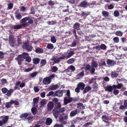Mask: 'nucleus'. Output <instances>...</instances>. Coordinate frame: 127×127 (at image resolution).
Returning <instances> with one entry per match:
<instances>
[{
    "label": "nucleus",
    "mask_w": 127,
    "mask_h": 127,
    "mask_svg": "<svg viewBox=\"0 0 127 127\" xmlns=\"http://www.w3.org/2000/svg\"><path fill=\"white\" fill-rule=\"evenodd\" d=\"M34 20V18L32 16L25 17L20 20V22L22 23L21 25H13L12 26V28L13 29H19L21 28L22 27H28L30 25L33 23Z\"/></svg>",
    "instance_id": "1"
},
{
    "label": "nucleus",
    "mask_w": 127,
    "mask_h": 127,
    "mask_svg": "<svg viewBox=\"0 0 127 127\" xmlns=\"http://www.w3.org/2000/svg\"><path fill=\"white\" fill-rule=\"evenodd\" d=\"M98 66V64L95 61H93L91 62V67L89 64H87L85 68V70L87 73H88L90 72L92 74H93L95 71V68H96Z\"/></svg>",
    "instance_id": "2"
},
{
    "label": "nucleus",
    "mask_w": 127,
    "mask_h": 127,
    "mask_svg": "<svg viewBox=\"0 0 127 127\" xmlns=\"http://www.w3.org/2000/svg\"><path fill=\"white\" fill-rule=\"evenodd\" d=\"M68 118V115L63 114L59 118V121L63 125H66L67 124V119Z\"/></svg>",
    "instance_id": "3"
},
{
    "label": "nucleus",
    "mask_w": 127,
    "mask_h": 127,
    "mask_svg": "<svg viewBox=\"0 0 127 127\" xmlns=\"http://www.w3.org/2000/svg\"><path fill=\"white\" fill-rule=\"evenodd\" d=\"M22 47L23 49H26L28 52L31 51L32 48V46L30 45L29 41H28L24 43Z\"/></svg>",
    "instance_id": "4"
},
{
    "label": "nucleus",
    "mask_w": 127,
    "mask_h": 127,
    "mask_svg": "<svg viewBox=\"0 0 127 127\" xmlns=\"http://www.w3.org/2000/svg\"><path fill=\"white\" fill-rule=\"evenodd\" d=\"M9 44L12 47L15 45L16 41L15 40L14 37L10 35L9 36Z\"/></svg>",
    "instance_id": "5"
},
{
    "label": "nucleus",
    "mask_w": 127,
    "mask_h": 127,
    "mask_svg": "<svg viewBox=\"0 0 127 127\" xmlns=\"http://www.w3.org/2000/svg\"><path fill=\"white\" fill-rule=\"evenodd\" d=\"M92 3L87 2L86 0L81 2L78 5L79 7L85 8L90 5H92Z\"/></svg>",
    "instance_id": "6"
},
{
    "label": "nucleus",
    "mask_w": 127,
    "mask_h": 127,
    "mask_svg": "<svg viewBox=\"0 0 127 127\" xmlns=\"http://www.w3.org/2000/svg\"><path fill=\"white\" fill-rule=\"evenodd\" d=\"M54 104L51 101H49L47 104V110L48 111L51 110L54 107Z\"/></svg>",
    "instance_id": "7"
},
{
    "label": "nucleus",
    "mask_w": 127,
    "mask_h": 127,
    "mask_svg": "<svg viewBox=\"0 0 127 127\" xmlns=\"http://www.w3.org/2000/svg\"><path fill=\"white\" fill-rule=\"evenodd\" d=\"M106 63L107 64L110 66H113L116 64L114 61L109 59L107 60Z\"/></svg>",
    "instance_id": "8"
},
{
    "label": "nucleus",
    "mask_w": 127,
    "mask_h": 127,
    "mask_svg": "<svg viewBox=\"0 0 127 127\" xmlns=\"http://www.w3.org/2000/svg\"><path fill=\"white\" fill-rule=\"evenodd\" d=\"M63 90H58L55 91V92L54 95V96H57L60 97L62 96L63 95Z\"/></svg>",
    "instance_id": "9"
},
{
    "label": "nucleus",
    "mask_w": 127,
    "mask_h": 127,
    "mask_svg": "<svg viewBox=\"0 0 127 127\" xmlns=\"http://www.w3.org/2000/svg\"><path fill=\"white\" fill-rule=\"evenodd\" d=\"M52 113L54 117L56 118H57L60 113L59 110L56 108H54L53 111Z\"/></svg>",
    "instance_id": "10"
},
{
    "label": "nucleus",
    "mask_w": 127,
    "mask_h": 127,
    "mask_svg": "<svg viewBox=\"0 0 127 127\" xmlns=\"http://www.w3.org/2000/svg\"><path fill=\"white\" fill-rule=\"evenodd\" d=\"M51 81L48 77L44 78L43 79V83L47 85L50 84Z\"/></svg>",
    "instance_id": "11"
},
{
    "label": "nucleus",
    "mask_w": 127,
    "mask_h": 127,
    "mask_svg": "<svg viewBox=\"0 0 127 127\" xmlns=\"http://www.w3.org/2000/svg\"><path fill=\"white\" fill-rule=\"evenodd\" d=\"M85 86V85L83 82H80L77 85V87L79 88L82 90L84 89Z\"/></svg>",
    "instance_id": "12"
},
{
    "label": "nucleus",
    "mask_w": 127,
    "mask_h": 127,
    "mask_svg": "<svg viewBox=\"0 0 127 127\" xmlns=\"http://www.w3.org/2000/svg\"><path fill=\"white\" fill-rule=\"evenodd\" d=\"M15 17L17 20H20L22 17V16L20 13L15 11Z\"/></svg>",
    "instance_id": "13"
},
{
    "label": "nucleus",
    "mask_w": 127,
    "mask_h": 127,
    "mask_svg": "<svg viewBox=\"0 0 127 127\" xmlns=\"http://www.w3.org/2000/svg\"><path fill=\"white\" fill-rule=\"evenodd\" d=\"M20 55H18L17 58V60L18 61V64L21 65L22 62L24 60L20 56Z\"/></svg>",
    "instance_id": "14"
},
{
    "label": "nucleus",
    "mask_w": 127,
    "mask_h": 127,
    "mask_svg": "<svg viewBox=\"0 0 127 127\" xmlns=\"http://www.w3.org/2000/svg\"><path fill=\"white\" fill-rule=\"evenodd\" d=\"M72 101V97H70L68 99H67V98L66 97H65L64 98V102L65 105H66L68 103H70Z\"/></svg>",
    "instance_id": "15"
},
{
    "label": "nucleus",
    "mask_w": 127,
    "mask_h": 127,
    "mask_svg": "<svg viewBox=\"0 0 127 127\" xmlns=\"http://www.w3.org/2000/svg\"><path fill=\"white\" fill-rule=\"evenodd\" d=\"M106 91L109 92H112L113 90V88L112 86L108 85L104 88Z\"/></svg>",
    "instance_id": "16"
},
{
    "label": "nucleus",
    "mask_w": 127,
    "mask_h": 127,
    "mask_svg": "<svg viewBox=\"0 0 127 127\" xmlns=\"http://www.w3.org/2000/svg\"><path fill=\"white\" fill-rule=\"evenodd\" d=\"M33 63L34 64H38L40 62V59L38 58H34L33 59Z\"/></svg>",
    "instance_id": "17"
},
{
    "label": "nucleus",
    "mask_w": 127,
    "mask_h": 127,
    "mask_svg": "<svg viewBox=\"0 0 127 127\" xmlns=\"http://www.w3.org/2000/svg\"><path fill=\"white\" fill-rule=\"evenodd\" d=\"M78 111L77 109L72 111L70 113V116L71 117H73L75 116L77 113Z\"/></svg>",
    "instance_id": "18"
},
{
    "label": "nucleus",
    "mask_w": 127,
    "mask_h": 127,
    "mask_svg": "<svg viewBox=\"0 0 127 127\" xmlns=\"http://www.w3.org/2000/svg\"><path fill=\"white\" fill-rule=\"evenodd\" d=\"M77 107L80 109L83 110L85 108V106L83 104L81 103H79L77 104Z\"/></svg>",
    "instance_id": "19"
},
{
    "label": "nucleus",
    "mask_w": 127,
    "mask_h": 127,
    "mask_svg": "<svg viewBox=\"0 0 127 127\" xmlns=\"http://www.w3.org/2000/svg\"><path fill=\"white\" fill-rule=\"evenodd\" d=\"M52 120L50 118H48L46 121V124L47 125H50L52 123Z\"/></svg>",
    "instance_id": "20"
},
{
    "label": "nucleus",
    "mask_w": 127,
    "mask_h": 127,
    "mask_svg": "<svg viewBox=\"0 0 127 127\" xmlns=\"http://www.w3.org/2000/svg\"><path fill=\"white\" fill-rule=\"evenodd\" d=\"M80 25L79 23H76L74 25L73 28L74 29H76L78 30L80 29Z\"/></svg>",
    "instance_id": "21"
},
{
    "label": "nucleus",
    "mask_w": 127,
    "mask_h": 127,
    "mask_svg": "<svg viewBox=\"0 0 127 127\" xmlns=\"http://www.w3.org/2000/svg\"><path fill=\"white\" fill-rule=\"evenodd\" d=\"M118 75V74L115 71H112L111 73V77L114 78L117 77Z\"/></svg>",
    "instance_id": "22"
},
{
    "label": "nucleus",
    "mask_w": 127,
    "mask_h": 127,
    "mask_svg": "<svg viewBox=\"0 0 127 127\" xmlns=\"http://www.w3.org/2000/svg\"><path fill=\"white\" fill-rule=\"evenodd\" d=\"M91 89V87L90 86H86L85 88H84V90L83 91V93L84 94H85L88 92Z\"/></svg>",
    "instance_id": "23"
},
{
    "label": "nucleus",
    "mask_w": 127,
    "mask_h": 127,
    "mask_svg": "<svg viewBox=\"0 0 127 127\" xmlns=\"http://www.w3.org/2000/svg\"><path fill=\"white\" fill-rule=\"evenodd\" d=\"M35 51L37 53H43V50L42 49L38 47L35 49Z\"/></svg>",
    "instance_id": "24"
},
{
    "label": "nucleus",
    "mask_w": 127,
    "mask_h": 127,
    "mask_svg": "<svg viewBox=\"0 0 127 127\" xmlns=\"http://www.w3.org/2000/svg\"><path fill=\"white\" fill-rule=\"evenodd\" d=\"M74 54V52L73 51H70L68 53L67 55L66 56V59H68L70 57Z\"/></svg>",
    "instance_id": "25"
},
{
    "label": "nucleus",
    "mask_w": 127,
    "mask_h": 127,
    "mask_svg": "<svg viewBox=\"0 0 127 127\" xmlns=\"http://www.w3.org/2000/svg\"><path fill=\"white\" fill-rule=\"evenodd\" d=\"M84 73L83 71H82L77 74V76L78 79H79L82 77L84 76Z\"/></svg>",
    "instance_id": "26"
},
{
    "label": "nucleus",
    "mask_w": 127,
    "mask_h": 127,
    "mask_svg": "<svg viewBox=\"0 0 127 127\" xmlns=\"http://www.w3.org/2000/svg\"><path fill=\"white\" fill-rule=\"evenodd\" d=\"M29 54L27 53H23L22 54L19 55L23 59H25L28 56Z\"/></svg>",
    "instance_id": "27"
},
{
    "label": "nucleus",
    "mask_w": 127,
    "mask_h": 127,
    "mask_svg": "<svg viewBox=\"0 0 127 127\" xmlns=\"http://www.w3.org/2000/svg\"><path fill=\"white\" fill-rule=\"evenodd\" d=\"M12 104V102L11 100L10 102H6L5 103V106L8 109L11 107V105Z\"/></svg>",
    "instance_id": "28"
},
{
    "label": "nucleus",
    "mask_w": 127,
    "mask_h": 127,
    "mask_svg": "<svg viewBox=\"0 0 127 127\" xmlns=\"http://www.w3.org/2000/svg\"><path fill=\"white\" fill-rule=\"evenodd\" d=\"M59 88V86L58 85H54L50 87V89L51 90H55Z\"/></svg>",
    "instance_id": "29"
},
{
    "label": "nucleus",
    "mask_w": 127,
    "mask_h": 127,
    "mask_svg": "<svg viewBox=\"0 0 127 127\" xmlns=\"http://www.w3.org/2000/svg\"><path fill=\"white\" fill-rule=\"evenodd\" d=\"M89 14L90 12H88L82 11L81 15L82 16H83L85 18Z\"/></svg>",
    "instance_id": "30"
},
{
    "label": "nucleus",
    "mask_w": 127,
    "mask_h": 127,
    "mask_svg": "<svg viewBox=\"0 0 127 127\" xmlns=\"http://www.w3.org/2000/svg\"><path fill=\"white\" fill-rule=\"evenodd\" d=\"M102 15L105 17H108L109 15V12L105 11H102Z\"/></svg>",
    "instance_id": "31"
},
{
    "label": "nucleus",
    "mask_w": 127,
    "mask_h": 127,
    "mask_svg": "<svg viewBox=\"0 0 127 127\" xmlns=\"http://www.w3.org/2000/svg\"><path fill=\"white\" fill-rule=\"evenodd\" d=\"M14 90L13 89H10L8 90V91L6 95L7 96H10L11 94L13 92Z\"/></svg>",
    "instance_id": "32"
},
{
    "label": "nucleus",
    "mask_w": 127,
    "mask_h": 127,
    "mask_svg": "<svg viewBox=\"0 0 127 127\" xmlns=\"http://www.w3.org/2000/svg\"><path fill=\"white\" fill-rule=\"evenodd\" d=\"M28 116V113H24L21 114L20 116V117L21 118H24L25 119H26V118Z\"/></svg>",
    "instance_id": "33"
},
{
    "label": "nucleus",
    "mask_w": 127,
    "mask_h": 127,
    "mask_svg": "<svg viewBox=\"0 0 127 127\" xmlns=\"http://www.w3.org/2000/svg\"><path fill=\"white\" fill-rule=\"evenodd\" d=\"M9 118V117L8 116H6L5 117L2 119V121L4 124H5L8 121Z\"/></svg>",
    "instance_id": "34"
},
{
    "label": "nucleus",
    "mask_w": 127,
    "mask_h": 127,
    "mask_svg": "<svg viewBox=\"0 0 127 127\" xmlns=\"http://www.w3.org/2000/svg\"><path fill=\"white\" fill-rule=\"evenodd\" d=\"M74 62V59L73 58H72L68 60L66 62L68 64H71L73 63Z\"/></svg>",
    "instance_id": "35"
},
{
    "label": "nucleus",
    "mask_w": 127,
    "mask_h": 127,
    "mask_svg": "<svg viewBox=\"0 0 127 127\" xmlns=\"http://www.w3.org/2000/svg\"><path fill=\"white\" fill-rule=\"evenodd\" d=\"M101 118L103 121L104 122H106V120H109V118L108 117H107L105 115H103L101 117Z\"/></svg>",
    "instance_id": "36"
},
{
    "label": "nucleus",
    "mask_w": 127,
    "mask_h": 127,
    "mask_svg": "<svg viewBox=\"0 0 127 127\" xmlns=\"http://www.w3.org/2000/svg\"><path fill=\"white\" fill-rule=\"evenodd\" d=\"M39 98L38 97H36L33 99V104L34 105L37 104L38 102Z\"/></svg>",
    "instance_id": "37"
},
{
    "label": "nucleus",
    "mask_w": 127,
    "mask_h": 127,
    "mask_svg": "<svg viewBox=\"0 0 127 127\" xmlns=\"http://www.w3.org/2000/svg\"><path fill=\"white\" fill-rule=\"evenodd\" d=\"M123 33L120 31H118L115 33V35L117 36H121L123 35Z\"/></svg>",
    "instance_id": "38"
},
{
    "label": "nucleus",
    "mask_w": 127,
    "mask_h": 127,
    "mask_svg": "<svg viewBox=\"0 0 127 127\" xmlns=\"http://www.w3.org/2000/svg\"><path fill=\"white\" fill-rule=\"evenodd\" d=\"M58 67L56 66H53L51 69V71L52 72H55L58 70Z\"/></svg>",
    "instance_id": "39"
},
{
    "label": "nucleus",
    "mask_w": 127,
    "mask_h": 127,
    "mask_svg": "<svg viewBox=\"0 0 127 127\" xmlns=\"http://www.w3.org/2000/svg\"><path fill=\"white\" fill-rule=\"evenodd\" d=\"M54 47L53 45L51 44H48L46 46L47 48L49 49H52L54 48Z\"/></svg>",
    "instance_id": "40"
},
{
    "label": "nucleus",
    "mask_w": 127,
    "mask_h": 127,
    "mask_svg": "<svg viewBox=\"0 0 127 127\" xmlns=\"http://www.w3.org/2000/svg\"><path fill=\"white\" fill-rule=\"evenodd\" d=\"M31 111L33 115H35L37 112L36 109L35 107H33L31 109Z\"/></svg>",
    "instance_id": "41"
},
{
    "label": "nucleus",
    "mask_w": 127,
    "mask_h": 127,
    "mask_svg": "<svg viewBox=\"0 0 127 127\" xmlns=\"http://www.w3.org/2000/svg\"><path fill=\"white\" fill-rule=\"evenodd\" d=\"M46 63V61L44 59L42 60L41 61L40 64L41 65H42V66H43L45 65Z\"/></svg>",
    "instance_id": "42"
},
{
    "label": "nucleus",
    "mask_w": 127,
    "mask_h": 127,
    "mask_svg": "<svg viewBox=\"0 0 127 127\" xmlns=\"http://www.w3.org/2000/svg\"><path fill=\"white\" fill-rule=\"evenodd\" d=\"M13 6V3H10L8 5V7L7 9V10L11 9L12 8Z\"/></svg>",
    "instance_id": "43"
},
{
    "label": "nucleus",
    "mask_w": 127,
    "mask_h": 127,
    "mask_svg": "<svg viewBox=\"0 0 127 127\" xmlns=\"http://www.w3.org/2000/svg\"><path fill=\"white\" fill-rule=\"evenodd\" d=\"M114 42L115 43H118L119 42V38L117 37H114L113 39Z\"/></svg>",
    "instance_id": "44"
},
{
    "label": "nucleus",
    "mask_w": 127,
    "mask_h": 127,
    "mask_svg": "<svg viewBox=\"0 0 127 127\" xmlns=\"http://www.w3.org/2000/svg\"><path fill=\"white\" fill-rule=\"evenodd\" d=\"M8 90L6 88H3L1 89V91L4 94L7 93Z\"/></svg>",
    "instance_id": "45"
},
{
    "label": "nucleus",
    "mask_w": 127,
    "mask_h": 127,
    "mask_svg": "<svg viewBox=\"0 0 127 127\" xmlns=\"http://www.w3.org/2000/svg\"><path fill=\"white\" fill-rule=\"evenodd\" d=\"M33 69V68L32 67L26 68L24 70V71L25 72H28L31 71Z\"/></svg>",
    "instance_id": "46"
},
{
    "label": "nucleus",
    "mask_w": 127,
    "mask_h": 127,
    "mask_svg": "<svg viewBox=\"0 0 127 127\" xmlns=\"http://www.w3.org/2000/svg\"><path fill=\"white\" fill-rule=\"evenodd\" d=\"M101 49L103 50H105L106 48V46L105 44H102L100 46Z\"/></svg>",
    "instance_id": "47"
},
{
    "label": "nucleus",
    "mask_w": 127,
    "mask_h": 127,
    "mask_svg": "<svg viewBox=\"0 0 127 127\" xmlns=\"http://www.w3.org/2000/svg\"><path fill=\"white\" fill-rule=\"evenodd\" d=\"M56 104H57V105L56 106L55 108H56L58 110L61 107L62 105L59 102Z\"/></svg>",
    "instance_id": "48"
},
{
    "label": "nucleus",
    "mask_w": 127,
    "mask_h": 127,
    "mask_svg": "<svg viewBox=\"0 0 127 127\" xmlns=\"http://www.w3.org/2000/svg\"><path fill=\"white\" fill-rule=\"evenodd\" d=\"M114 15L116 17L118 16L119 15V12L117 10H115L114 12Z\"/></svg>",
    "instance_id": "49"
},
{
    "label": "nucleus",
    "mask_w": 127,
    "mask_h": 127,
    "mask_svg": "<svg viewBox=\"0 0 127 127\" xmlns=\"http://www.w3.org/2000/svg\"><path fill=\"white\" fill-rule=\"evenodd\" d=\"M99 65L100 66H106V64L105 63V61H102V62L101 63H99Z\"/></svg>",
    "instance_id": "50"
},
{
    "label": "nucleus",
    "mask_w": 127,
    "mask_h": 127,
    "mask_svg": "<svg viewBox=\"0 0 127 127\" xmlns=\"http://www.w3.org/2000/svg\"><path fill=\"white\" fill-rule=\"evenodd\" d=\"M54 92L52 91L50 92L49 93L47 94L46 96H49L52 95L54 96Z\"/></svg>",
    "instance_id": "51"
},
{
    "label": "nucleus",
    "mask_w": 127,
    "mask_h": 127,
    "mask_svg": "<svg viewBox=\"0 0 127 127\" xmlns=\"http://www.w3.org/2000/svg\"><path fill=\"white\" fill-rule=\"evenodd\" d=\"M60 113H63L65 111V109L64 107L60 108L58 109Z\"/></svg>",
    "instance_id": "52"
},
{
    "label": "nucleus",
    "mask_w": 127,
    "mask_h": 127,
    "mask_svg": "<svg viewBox=\"0 0 127 127\" xmlns=\"http://www.w3.org/2000/svg\"><path fill=\"white\" fill-rule=\"evenodd\" d=\"M56 39L55 38V37L54 36L53 37H51V42L53 43H55L56 41Z\"/></svg>",
    "instance_id": "53"
},
{
    "label": "nucleus",
    "mask_w": 127,
    "mask_h": 127,
    "mask_svg": "<svg viewBox=\"0 0 127 127\" xmlns=\"http://www.w3.org/2000/svg\"><path fill=\"white\" fill-rule=\"evenodd\" d=\"M37 73V72L35 71L31 73V74L30 76L32 77H34L36 76Z\"/></svg>",
    "instance_id": "54"
},
{
    "label": "nucleus",
    "mask_w": 127,
    "mask_h": 127,
    "mask_svg": "<svg viewBox=\"0 0 127 127\" xmlns=\"http://www.w3.org/2000/svg\"><path fill=\"white\" fill-rule=\"evenodd\" d=\"M11 101L12 102V104L14 103L16 105H17L19 104V103L17 101L11 100Z\"/></svg>",
    "instance_id": "55"
},
{
    "label": "nucleus",
    "mask_w": 127,
    "mask_h": 127,
    "mask_svg": "<svg viewBox=\"0 0 127 127\" xmlns=\"http://www.w3.org/2000/svg\"><path fill=\"white\" fill-rule=\"evenodd\" d=\"M69 67L70 70H71L72 72H73L75 70V68L73 65H71L69 66Z\"/></svg>",
    "instance_id": "56"
},
{
    "label": "nucleus",
    "mask_w": 127,
    "mask_h": 127,
    "mask_svg": "<svg viewBox=\"0 0 127 127\" xmlns=\"http://www.w3.org/2000/svg\"><path fill=\"white\" fill-rule=\"evenodd\" d=\"M30 13L33 15L35 14V10L33 8H31V12H30Z\"/></svg>",
    "instance_id": "57"
},
{
    "label": "nucleus",
    "mask_w": 127,
    "mask_h": 127,
    "mask_svg": "<svg viewBox=\"0 0 127 127\" xmlns=\"http://www.w3.org/2000/svg\"><path fill=\"white\" fill-rule=\"evenodd\" d=\"M17 41L18 45H21L22 43V40L19 38H17Z\"/></svg>",
    "instance_id": "58"
},
{
    "label": "nucleus",
    "mask_w": 127,
    "mask_h": 127,
    "mask_svg": "<svg viewBox=\"0 0 127 127\" xmlns=\"http://www.w3.org/2000/svg\"><path fill=\"white\" fill-rule=\"evenodd\" d=\"M53 102L55 103V104L58 103L59 100L56 98H54L53 100Z\"/></svg>",
    "instance_id": "59"
},
{
    "label": "nucleus",
    "mask_w": 127,
    "mask_h": 127,
    "mask_svg": "<svg viewBox=\"0 0 127 127\" xmlns=\"http://www.w3.org/2000/svg\"><path fill=\"white\" fill-rule=\"evenodd\" d=\"M48 77L51 82V79L55 77V75L54 74H52Z\"/></svg>",
    "instance_id": "60"
},
{
    "label": "nucleus",
    "mask_w": 127,
    "mask_h": 127,
    "mask_svg": "<svg viewBox=\"0 0 127 127\" xmlns=\"http://www.w3.org/2000/svg\"><path fill=\"white\" fill-rule=\"evenodd\" d=\"M119 90H118L115 89L114 91L113 92V93L115 95H118L119 94Z\"/></svg>",
    "instance_id": "61"
},
{
    "label": "nucleus",
    "mask_w": 127,
    "mask_h": 127,
    "mask_svg": "<svg viewBox=\"0 0 127 127\" xmlns=\"http://www.w3.org/2000/svg\"><path fill=\"white\" fill-rule=\"evenodd\" d=\"M55 3H54V1H53L52 0L50 1L48 3V4L49 5L52 6L54 5Z\"/></svg>",
    "instance_id": "62"
},
{
    "label": "nucleus",
    "mask_w": 127,
    "mask_h": 127,
    "mask_svg": "<svg viewBox=\"0 0 127 127\" xmlns=\"http://www.w3.org/2000/svg\"><path fill=\"white\" fill-rule=\"evenodd\" d=\"M25 59V61L29 63L31 61V58L30 57H27Z\"/></svg>",
    "instance_id": "63"
},
{
    "label": "nucleus",
    "mask_w": 127,
    "mask_h": 127,
    "mask_svg": "<svg viewBox=\"0 0 127 127\" xmlns=\"http://www.w3.org/2000/svg\"><path fill=\"white\" fill-rule=\"evenodd\" d=\"M1 82L2 84H4L6 83L7 81L6 79L3 78L1 80Z\"/></svg>",
    "instance_id": "64"
}]
</instances>
